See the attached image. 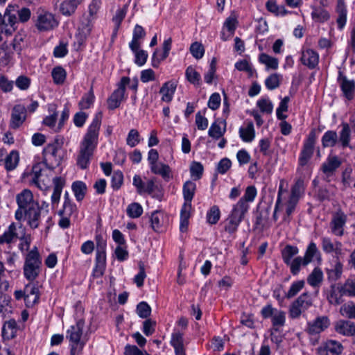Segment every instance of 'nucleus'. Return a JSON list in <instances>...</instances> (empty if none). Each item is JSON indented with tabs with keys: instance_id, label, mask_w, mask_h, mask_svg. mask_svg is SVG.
<instances>
[{
	"instance_id": "obj_5",
	"label": "nucleus",
	"mask_w": 355,
	"mask_h": 355,
	"mask_svg": "<svg viewBox=\"0 0 355 355\" xmlns=\"http://www.w3.org/2000/svg\"><path fill=\"white\" fill-rule=\"evenodd\" d=\"M84 322L79 320L76 324L72 325L67 331L66 338L70 343V355H77L80 353L85 345V343L81 340Z\"/></svg>"
},
{
	"instance_id": "obj_59",
	"label": "nucleus",
	"mask_w": 355,
	"mask_h": 355,
	"mask_svg": "<svg viewBox=\"0 0 355 355\" xmlns=\"http://www.w3.org/2000/svg\"><path fill=\"white\" fill-rule=\"evenodd\" d=\"M241 222V221L239 219L234 218L230 215L226 220V223L224 227L225 230L230 234L235 233L237 231Z\"/></svg>"
},
{
	"instance_id": "obj_57",
	"label": "nucleus",
	"mask_w": 355,
	"mask_h": 355,
	"mask_svg": "<svg viewBox=\"0 0 355 355\" xmlns=\"http://www.w3.org/2000/svg\"><path fill=\"white\" fill-rule=\"evenodd\" d=\"M225 130V127L222 130L220 125L215 121L211 125L208 135L214 139H218L224 135Z\"/></svg>"
},
{
	"instance_id": "obj_54",
	"label": "nucleus",
	"mask_w": 355,
	"mask_h": 355,
	"mask_svg": "<svg viewBox=\"0 0 355 355\" xmlns=\"http://www.w3.org/2000/svg\"><path fill=\"white\" fill-rule=\"evenodd\" d=\"M127 215L132 218H139L143 213V208L139 203L132 202L126 209Z\"/></svg>"
},
{
	"instance_id": "obj_53",
	"label": "nucleus",
	"mask_w": 355,
	"mask_h": 355,
	"mask_svg": "<svg viewBox=\"0 0 355 355\" xmlns=\"http://www.w3.org/2000/svg\"><path fill=\"white\" fill-rule=\"evenodd\" d=\"M290 266V270L292 275H297L301 269V266H306L308 264L304 263V259L302 257H297L294 258L289 264H286Z\"/></svg>"
},
{
	"instance_id": "obj_39",
	"label": "nucleus",
	"mask_w": 355,
	"mask_h": 355,
	"mask_svg": "<svg viewBox=\"0 0 355 355\" xmlns=\"http://www.w3.org/2000/svg\"><path fill=\"white\" fill-rule=\"evenodd\" d=\"M321 142L323 148L335 146L338 143L337 132L334 130H327L322 137Z\"/></svg>"
},
{
	"instance_id": "obj_15",
	"label": "nucleus",
	"mask_w": 355,
	"mask_h": 355,
	"mask_svg": "<svg viewBox=\"0 0 355 355\" xmlns=\"http://www.w3.org/2000/svg\"><path fill=\"white\" fill-rule=\"evenodd\" d=\"M330 324V320L327 316H318L313 320L308 322L306 331L311 336L318 335L326 330Z\"/></svg>"
},
{
	"instance_id": "obj_32",
	"label": "nucleus",
	"mask_w": 355,
	"mask_h": 355,
	"mask_svg": "<svg viewBox=\"0 0 355 355\" xmlns=\"http://www.w3.org/2000/svg\"><path fill=\"white\" fill-rule=\"evenodd\" d=\"M307 283L315 288H318L323 281V272L322 270L316 267L308 275L306 279Z\"/></svg>"
},
{
	"instance_id": "obj_36",
	"label": "nucleus",
	"mask_w": 355,
	"mask_h": 355,
	"mask_svg": "<svg viewBox=\"0 0 355 355\" xmlns=\"http://www.w3.org/2000/svg\"><path fill=\"white\" fill-rule=\"evenodd\" d=\"M266 8L268 12L277 17L285 16L291 12L284 6H279L277 0H268L266 3Z\"/></svg>"
},
{
	"instance_id": "obj_58",
	"label": "nucleus",
	"mask_w": 355,
	"mask_h": 355,
	"mask_svg": "<svg viewBox=\"0 0 355 355\" xmlns=\"http://www.w3.org/2000/svg\"><path fill=\"white\" fill-rule=\"evenodd\" d=\"M257 194V189L254 186L251 185L247 187L245 189L244 195L239 200H243L245 203L248 204L249 202H252L254 200Z\"/></svg>"
},
{
	"instance_id": "obj_13",
	"label": "nucleus",
	"mask_w": 355,
	"mask_h": 355,
	"mask_svg": "<svg viewBox=\"0 0 355 355\" xmlns=\"http://www.w3.org/2000/svg\"><path fill=\"white\" fill-rule=\"evenodd\" d=\"M106 268V243L101 241L97 243L95 267L93 270V275L100 277L103 275Z\"/></svg>"
},
{
	"instance_id": "obj_47",
	"label": "nucleus",
	"mask_w": 355,
	"mask_h": 355,
	"mask_svg": "<svg viewBox=\"0 0 355 355\" xmlns=\"http://www.w3.org/2000/svg\"><path fill=\"white\" fill-rule=\"evenodd\" d=\"M317 255H320V252L316 244L313 242H311L306 250L304 257H302L304 259V263L309 264L313 261V257Z\"/></svg>"
},
{
	"instance_id": "obj_11",
	"label": "nucleus",
	"mask_w": 355,
	"mask_h": 355,
	"mask_svg": "<svg viewBox=\"0 0 355 355\" xmlns=\"http://www.w3.org/2000/svg\"><path fill=\"white\" fill-rule=\"evenodd\" d=\"M317 136L315 130H312L304 140L302 150L299 157V164L301 166H306L312 157L315 144L316 143Z\"/></svg>"
},
{
	"instance_id": "obj_26",
	"label": "nucleus",
	"mask_w": 355,
	"mask_h": 355,
	"mask_svg": "<svg viewBox=\"0 0 355 355\" xmlns=\"http://www.w3.org/2000/svg\"><path fill=\"white\" fill-rule=\"evenodd\" d=\"M19 162V152L13 150L6 155L5 159H0V165H3L7 171L16 168Z\"/></svg>"
},
{
	"instance_id": "obj_40",
	"label": "nucleus",
	"mask_w": 355,
	"mask_h": 355,
	"mask_svg": "<svg viewBox=\"0 0 355 355\" xmlns=\"http://www.w3.org/2000/svg\"><path fill=\"white\" fill-rule=\"evenodd\" d=\"M239 135L243 141L251 142L255 137L253 123L250 121L245 128H241L239 129Z\"/></svg>"
},
{
	"instance_id": "obj_10",
	"label": "nucleus",
	"mask_w": 355,
	"mask_h": 355,
	"mask_svg": "<svg viewBox=\"0 0 355 355\" xmlns=\"http://www.w3.org/2000/svg\"><path fill=\"white\" fill-rule=\"evenodd\" d=\"M310 294L304 292L292 302L289 309V317L292 319L298 318L301 314L312 306Z\"/></svg>"
},
{
	"instance_id": "obj_48",
	"label": "nucleus",
	"mask_w": 355,
	"mask_h": 355,
	"mask_svg": "<svg viewBox=\"0 0 355 355\" xmlns=\"http://www.w3.org/2000/svg\"><path fill=\"white\" fill-rule=\"evenodd\" d=\"M151 227L155 232L159 231L164 223V214L161 211H155L150 216Z\"/></svg>"
},
{
	"instance_id": "obj_25",
	"label": "nucleus",
	"mask_w": 355,
	"mask_h": 355,
	"mask_svg": "<svg viewBox=\"0 0 355 355\" xmlns=\"http://www.w3.org/2000/svg\"><path fill=\"white\" fill-rule=\"evenodd\" d=\"M176 88L177 83L174 80L164 83L159 90V93L162 94V101L167 103L171 102L173 100Z\"/></svg>"
},
{
	"instance_id": "obj_20",
	"label": "nucleus",
	"mask_w": 355,
	"mask_h": 355,
	"mask_svg": "<svg viewBox=\"0 0 355 355\" xmlns=\"http://www.w3.org/2000/svg\"><path fill=\"white\" fill-rule=\"evenodd\" d=\"M184 341V334L178 330H174L171 334L170 344L174 349L175 355H186Z\"/></svg>"
},
{
	"instance_id": "obj_44",
	"label": "nucleus",
	"mask_w": 355,
	"mask_h": 355,
	"mask_svg": "<svg viewBox=\"0 0 355 355\" xmlns=\"http://www.w3.org/2000/svg\"><path fill=\"white\" fill-rule=\"evenodd\" d=\"M95 100V96L93 91V87H92L89 91L85 94L81 100L80 101L78 105L80 110H87L89 109L94 103Z\"/></svg>"
},
{
	"instance_id": "obj_4",
	"label": "nucleus",
	"mask_w": 355,
	"mask_h": 355,
	"mask_svg": "<svg viewBox=\"0 0 355 355\" xmlns=\"http://www.w3.org/2000/svg\"><path fill=\"white\" fill-rule=\"evenodd\" d=\"M196 190V184L191 180L184 182L182 187V193L184 202L180 211V225L181 232H185L189 225V219L191 216V201L194 197Z\"/></svg>"
},
{
	"instance_id": "obj_64",
	"label": "nucleus",
	"mask_w": 355,
	"mask_h": 355,
	"mask_svg": "<svg viewBox=\"0 0 355 355\" xmlns=\"http://www.w3.org/2000/svg\"><path fill=\"white\" fill-rule=\"evenodd\" d=\"M280 84V76L277 73H273L269 76L265 80L266 87L270 89L273 90L277 88Z\"/></svg>"
},
{
	"instance_id": "obj_56",
	"label": "nucleus",
	"mask_w": 355,
	"mask_h": 355,
	"mask_svg": "<svg viewBox=\"0 0 355 355\" xmlns=\"http://www.w3.org/2000/svg\"><path fill=\"white\" fill-rule=\"evenodd\" d=\"M127 12V6H125L122 8H119L116 10L115 15L113 17L112 21H114L115 24V28H114V34H116L118 32V30L120 27V25L125 18Z\"/></svg>"
},
{
	"instance_id": "obj_49",
	"label": "nucleus",
	"mask_w": 355,
	"mask_h": 355,
	"mask_svg": "<svg viewBox=\"0 0 355 355\" xmlns=\"http://www.w3.org/2000/svg\"><path fill=\"white\" fill-rule=\"evenodd\" d=\"M53 82L57 85L62 84L67 76L66 71L60 66L55 67L51 71Z\"/></svg>"
},
{
	"instance_id": "obj_8",
	"label": "nucleus",
	"mask_w": 355,
	"mask_h": 355,
	"mask_svg": "<svg viewBox=\"0 0 355 355\" xmlns=\"http://www.w3.org/2000/svg\"><path fill=\"white\" fill-rule=\"evenodd\" d=\"M16 300H24L26 307H33L38 303L40 300V291L37 283L29 282L25 285L23 290H17L14 292Z\"/></svg>"
},
{
	"instance_id": "obj_52",
	"label": "nucleus",
	"mask_w": 355,
	"mask_h": 355,
	"mask_svg": "<svg viewBox=\"0 0 355 355\" xmlns=\"http://www.w3.org/2000/svg\"><path fill=\"white\" fill-rule=\"evenodd\" d=\"M343 272V265L340 261H336L333 268L327 269V273L330 281H336L339 279Z\"/></svg>"
},
{
	"instance_id": "obj_7",
	"label": "nucleus",
	"mask_w": 355,
	"mask_h": 355,
	"mask_svg": "<svg viewBox=\"0 0 355 355\" xmlns=\"http://www.w3.org/2000/svg\"><path fill=\"white\" fill-rule=\"evenodd\" d=\"M62 142L56 137L53 143L49 144L43 150V162L45 166L49 170H53L55 166H59L62 159L60 153Z\"/></svg>"
},
{
	"instance_id": "obj_45",
	"label": "nucleus",
	"mask_w": 355,
	"mask_h": 355,
	"mask_svg": "<svg viewBox=\"0 0 355 355\" xmlns=\"http://www.w3.org/2000/svg\"><path fill=\"white\" fill-rule=\"evenodd\" d=\"M299 250L297 247L291 245H286L282 251V257L284 262L286 264H289L290 261L293 260L292 258L297 254Z\"/></svg>"
},
{
	"instance_id": "obj_55",
	"label": "nucleus",
	"mask_w": 355,
	"mask_h": 355,
	"mask_svg": "<svg viewBox=\"0 0 355 355\" xmlns=\"http://www.w3.org/2000/svg\"><path fill=\"white\" fill-rule=\"evenodd\" d=\"M341 291L346 296L355 297V279H347L341 286Z\"/></svg>"
},
{
	"instance_id": "obj_17",
	"label": "nucleus",
	"mask_w": 355,
	"mask_h": 355,
	"mask_svg": "<svg viewBox=\"0 0 355 355\" xmlns=\"http://www.w3.org/2000/svg\"><path fill=\"white\" fill-rule=\"evenodd\" d=\"M26 119V108L24 105L18 104L12 110L10 127L17 129L23 124Z\"/></svg>"
},
{
	"instance_id": "obj_38",
	"label": "nucleus",
	"mask_w": 355,
	"mask_h": 355,
	"mask_svg": "<svg viewBox=\"0 0 355 355\" xmlns=\"http://www.w3.org/2000/svg\"><path fill=\"white\" fill-rule=\"evenodd\" d=\"M150 168L153 173L161 175L164 180L170 178L171 168L168 165L157 162L150 166Z\"/></svg>"
},
{
	"instance_id": "obj_14",
	"label": "nucleus",
	"mask_w": 355,
	"mask_h": 355,
	"mask_svg": "<svg viewBox=\"0 0 355 355\" xmlns=\"http://www.w3.org/2000/svg\"><path fill=\"white\" fill-rule=\"evenodd\" d=\"M341 161L336 155H329L326 161L321 165V171L323 173V180L331 182L336 170L340 166Z\"/></svg>"
},
{
	"instance_id": "obj_18",
	"label": "nucleus",
	"mask_w": 355,
	"mask_h": 355,
	"mask_svg": "<svg viewBox=\"0 0 355 355\" xmlns=\"http://www.w3.org/2000/svg\"><path fill=\"white\" fill-rule=\"evenodd\" d=\"M347 221V216L342 211H338L331 221V230L334 234L341 236L344 233V226Z\"/></svg>"
},
{
	"instance_id": "obj_46",
	"label": "nucleus",
	"mask_w": 355,
	"mask_h": 355,
	"mask_svg": "<svg viewBox=\"0 0 355 355\" xmlns=\"http://www.w3.org/2000/svg\"><path fill=\"white\" fill-rule=\"evenodd\" d=\"M304 192V182L302 179H298L295 181L291 187L290 198L298 200Z\"/></svg>"
},
{
	"instance_id": "obj_61",
	"label": "nucleus",
	"mask_w": 355,
	"mask_h": 355,
	"mask_svg": "<svg viewBox=\"0 0 355 355\" xmlns=\"http://www.w3.org/2000/svg\"><path fill=\"white\" fill-rule=\"evenodd\" d=\"M220 216L219 208L217 206H213L207 214V221L211 225L217 223Z\"/></svg>"
},
{
	"instance_id": "obj_34",
	"label": "nucleus",
	"mask_w": 355,
	"mask_h": 355,
	"mask_svg": "<svg viewBox=\"0 0 355 355\" xmlns=\"http://www.w3.org/2000/svg\"><path fill=\"white\" fill-rule=\"evenodd\" d=\"M17 330V324L15 320L6 321L2 328V336L4 339H12L15 337Z\"/></svg>"
},
{
	"instance_id": "obj_6",
	"label": "nucleus",
	"mask_w": 355,
	"mask_h": 355,
	"mask_svg": "<svg viewBox=\"0 0 355 355\" xmlns=\"http://www.w3.org/2000/svg\"><path fill=\"white\" fill-rule=\"evenodd\" d=\"M34 25L39 32H49L59 25V21L52 12L38 8L34 17Z\"/></svg>"
},
{
	"instance_id": "obj_24",
	"label": "nucleus",
	"mask_w": 355,
	"mask_h": 355,
	"mask_svg": "<svg viewBox=\"0 0 355 355\" xmlns=\"http://www.w3.org/2000/svg\"><path fill=\"white\" fill-rule=\"evenodd\" d=\"M336 331L345 336H353L355 339V324L349 320H338L335 324Z\"/></svg>"
},
{
	"instance_id": "obj_1",
	"label": "nucleus",
	"mask_w": 355,
	"mask_h": 355,
	"mask_svg": "<svg viewBox=\"0 0 355 355\" xmlns=\"http://www.w3.org/2000/svg\"><path fill=\"white\" fill-rule=\"evenodd\" d=\"M17 209L15 218L18 221H26L31 229L40 227L44 214V207H49L45 202L40 206L39 202L35 200L32 191L28 189H23L16 196Z\"/></svg>"
},
{
	"instance_id": "obj_31",
	"label": "nucleus",
	"mask_w": 355,
	"mask_h": 355,
	"mask_svg": "<svg viewBox=\"0 0 355 355\" xmlns=\"http://www.w3.org/2000/svg\"><path fill=\"white\" fill-rule=\"evenodd\" d=\"M53 192L51 196V203L53 205H57L60 198L62 188L64 186L65 181L61 177H55L53 180Z\"/></svg>"
},
{
	"instance_id": "obj_21",
	"label": "nucleus",
	"mask_w": 355,
	"mask_h": 355,
	"mask_svg": "<svg viewBox=\"0 0 355 355\" xmlns=\"http://www.w3.org/2000/svg\"><path fill=\"white\" fill-rule=\"evenodd\" d=\"M300 60L304 65L313 69L318 65L319 55L315 51L307 49L302 51Z\"/></svg>"
},
{
	"instance_id": "obj_19",
	"label": "nucleus",
	"mask_w": 355,
	"mask_h": 355,
	"mask_svg": "<svg viewBox=\"0 0 355 355\" xmlns=\"http://www.w3.org/2000/svg\"><path fill=\"white\" fill-rule=\"evenodd\" d=\"M132 184L136 187L139 194H151L156 187L153 180H148L146 182H144L139 175H135L133 177Z\"/></svg>"
},
{
	"instance_id": "obj_42",
	"label": "nucleus",
	"mask_w": 355,
	"mask_h": 355,
	"mask_svg": "<svg viewBox=\"0 0 355 355\" xmlns=\"http://www.w3.org/2000/svg\"><path fill=\"white\" fill-rule=\"evenodd\" d=\"M260 63L266 65L267 69L275 70L279 67L278 59L271 57L265 53H262L259 56Z\"/></svg>"
},
{
	"instance_id": "obj_41",
	"label": "nucleus",
	"mask_w": 355,
	"mask_h": 355,
	"mask_svg": "<svg viewBox=\"0 0 355 355\" xmlns=\"http://www.w3.org/2000/svg\"><path fill=\"white\" fill-rule=\"evenodd\" d=\"M311 17L315 22L324 23L329 19L330 14L323 8L313 7Z\"/></svg>"
},
{
	"instance_id": "obj_37",
	"label": "nucleus",
	"mask_w": 355,
	"mask_h": 355,
	"mask_svg": "<svg viewBox=\"0 0 355 355\" xmlns=\"http://www.w3.org/2000/svg\"><path fill=\"white\" fill-rule=\"evenodd\" d=\"M336 12L338 13L336 19L338 28L342 30L345 27L347 21V10L343 0H338L337 1Z\"/></svg>"
},
{
	"instance_id": "obj_51",
	"label": "nucleus",
	"mask_w": 355,
	"mask_h": 355,
	"mask_svg": "<svg viewBox=\"0 0 355 355\" xmlns=\"http://www.w3.org/2000/svg\"><path fill=\"white\" fill-rule=\"evenodd\" d=\"M45 164L42 162H38L33 165L32 168L33 182L40 187V182H41V178L42 176V171Z\"/></svg>"
},
{
	"instance_id": "obj_30",
	"label": "nucleus",
	"mask_w": 355,
	"mask_h": 355,
	"mask_svg": "<svg viewBox=\"0 0 355 355\" xmlns=\"http://www.w3.org/2000/svg\"><path fill=\"white\" fill-rule=\"evenodd\" d=\"M322 248L326 253L335 252L337 254L341 253L342 243L339 241L333 243L331 239L328 237H323L322 239Z\"/></svg>"
},
{
	"instance_id": "obj_12",
	"label": "nucleus",
	"mask_w": 355,
	"mask_h": 355,
	"mask_svg": "<svg viewBox=\"0 0 355 355\" xmlns=\"http://www.w3.org/2000/svg\"><path fill=\"white\" fill-rule=\"evenodd\" d=\"M130 83V78L123 76L117 84V89H115L111 96L107 98V107L109 110H114L119 107L124 98L125 87Z\"/></svg>"
},
{
	"instance_id": "obj_29",
	"label": "nucleus",
	"mask_w": 355,
	"mask_h": 355,
	"mask_svg": "<svg viewBox=\"0 0 355 355\" xmlns=\"http://www.w3.org/2000/svg\"><path fill=\"white\" fill-rule=\"evenodd\" d=\"M17 8H18L17 5L8 6L3 15L4 26H8V25H12L17 26L19 21L17 17Z\"/></svg>"
},
{
	"instance_id": "obj_33",
	"label": "nucleus",
	"mask_w": 355,
	"mask_h": 355,
	"mask_svg": "<svg viewBox=\"0 0 355 355\" xmlns=\"http://www.w3.org/2000/svg\"><path fill=\"white\" fill-rule=\"evenodd\" d=\"M249 207L250 206L248 204L239 200L237 203L233 206L230 215L233 218L242 221L245 214L248 212Z\"/></svg>"
},
{
	"instance_id": "obj_27",
	"label": "nucleus",
	"mask_w": 355,
	"mask_h": 355,
	"mask_svg": "<svg viewBox=\"0 0 355 355\" xmlns=\"http://www.w3.org/2000/svg\"><path fill=\"white\" fill-rule=\"evenodd\" d=\"M341 130L339 132V137L338 136V144L343 148H349L351 141V129L347 123H342L340 124Z\"/></svg>"
},
{
	"instance_id": "obj_63",
	"label": "nucleus",
	"mask_w": 355,
	"mask_h": 355,
	"mask_svg": "<svg viewBox=\"0 0 355 355\" xmlns=\"http://www.w3.org/2000/svg\"><path fill=\"white\" fill-rule=\"evenodd\" d=\"M136 311L139 317L147 319L150 315L151 308L146 302H141L137 304Z\"/></svg>"
},
{
	"instance_id": "obj_22",
	"label": "nucleus",
	"mask_w": 355,
	"mask_h": 355,
	"mask_svg": "<svg viewBox=\"0 0 355 355\" xmlns=\"http://www.w3.org/2000/svg\"><path fill=\"white\" fill-rule=\"evenodd\" d=\"M172 40L171 37L165 40L163 43V52L159 53L158 49H156L153 54L152 57V66L157 68L161 61L165 60L169 55V51L171 49Z\"/></svg>"
},
{
	"instance_id": "obj_35",
	"label": "nucleus",
	"mask_w": 355,
	"mask_h": 355,
	"mask_svg": "<svg viewBox=\"0 0 355 355\" xmlns=\"http://www.w3.org/2000/svg\"><path fill=\"white\" fill-rule=\"evenodd\" d=\"M343 294L341 291V286L336 287L335 284L331 286L329 293L327 295L328 302L333 305H339L343 302Z\"/></svg>"
},
{
	"instance_id": "obj_9",
	"label": "nucleus",
	"mask_w": 355,
	"mask_h": 355,
	"mask_svg": "<svg viewBox=\"0 0 355 355\" xmlns=\"http://www.w3.org/2000/svg\"><path fill=\"white\" fill-rule=\"evenodd\" d=\"M25 232V228L22 224L17 227L15 223H12L7 230L0 236V253L6 250L5 245H8L14 242L17 239H23Z\"/></svg>"
},
{
	"instance_id": "obj_43",
	"label": "nucleus",
	"mask_w": 355,
	"mask_h": 355,
	"mask_svg": "<svg viewBox=\"0 0 355 355\" xmlns=\"http://www.w3.org/2000/svg\"><path fill=\"white\" fill-rule=\"evenodd\" d=\"M72 191L77 201H81L85 198L87 186L82 181H76L72 184Z\"/></svg>"
},
{
	"instance_id": "obj_60",
	"label": "nucleus",
	"mask_w": 355,
	"mask_h": 355,
	"mask_svg": "<svg viewBox=\"0 0 355 355\" xmlns=\"http://www.w3.org/2000/svg\"><path fill=\"white\" fill-rule=\"evenodd\" d=\"M340 313L344 317L355 319V304L352 302L343 304L340 307Z\"/></svg>"
},
{
	"instance_id": "obj_62",
	"label": "nucleus",
	"mask_w": 355,
	"mask_h": 355,
	"mask_svg": "<svg viewBox=\"0 0 355 355\" xmlns=\"http://www.w3.org/2000/svg\"><path fill=\"white\" fill-rule=\"evenodd\" d=\"M304 280L294 282L291 284L288 291L286 293V297L288 299L295 297L304 288Z\"/></svg>"
},
{
	"instance_id": "obj_3",
	"label": "nucleus",
	"mask_w": 355,
	"mask_h": 355,
	"mask_svg": "<svg viewBox=\"0 0 355 355\" xmlns=\"http://www.w3.org/2000/svg\"><path fill=\"white\" fill-rule=\"evenodd\" d=\"M42 268V259L36 246L24 256L23 274L28 282H35L40 276Z\"/></svg>"
},
{
	"instance_id": "obj_2",
	"label": "nucleus",
	"mask_w": 355,
	"mask_h": 355,
	"mask_svg": "<svg viewBox=\"0 0 355 355\" xmlns=\"http://www.w3.org/2000/svg\"><path fill=\"white\" fill-rule=\"evenodd\" d=\"M102 114L97 113L89 125L80 145L76 164L81 169L88 168L98 145L99 130L101 125Z\"/></svg>"
},
{
	"instance_id": "obj_23",
	"label": "nucleus",
	"mask_w": 355,
	"mask_h": 355,
	"mask_svg": "<svg viewBox=\"0 0 355 355\" xmlns=\"http://www.w3.org/2000/svg\"><path fill=\"white\" fill-rule=\"evenodd\" d=\"M343 350L342 345L336 340H330L320 347L319 355H339Z\"/></svg>"
},
{
	"instance_id": "obj_16",
	"label": "nucleus",
	"mask_w": 355,
	"mask_h": 355,
	"mask_svg": "<svg viewBox=\"0 0 355 355\" xmlns=\"http://www.w3.org/2000/svg\"><path fill=\"white\" fill-rule=\"evenodd\" d=\"M337 81L339 83L343 96L347 100L353 99L355 92V81L348 79L341 71H338Z\"/></svg>"
},
{
	"instance_id": "obj_28",
	"label": "nucleus",
	"mask_w": 355,
	"mask_h": 355,
	"mask_svg": "<svg viewBox=\"0 0 355 355\" xmlns=\"http://www.w3.org/2000/svg\"><path fill=\"white\" fill-rule=\"evenodd\" d=\"M83 0H65L60 5V12L64 16H71L73 15L77 9V7Z\"/></svg>"
},
{
	"instance_id": "obj_50",
	"label": "nucleus",
	"mask_w": 355,
	"mask_h": 355,
	"mask_svg": "<svg viewBox=\"0 0 355 355\" xmlns=\"http://www.w3.org/2000/svg\"><path fill=\"white\" fill-rule=\"evenodd\" d=\"M187 80L195 85H199L201 76L200 73L192 67L189 66L185 71Z\"/></svg>"
}]
</instances>
